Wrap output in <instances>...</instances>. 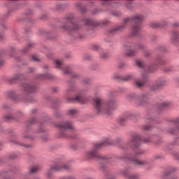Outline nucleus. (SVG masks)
I'll list each match as a JSON object with an SVG mask.
<instances>
[{
	"mask_svg": "<svg viewBox=\"0 0 179 179\" xmlns=\"http://www.w3.org/2000/svg\"><path fill=\"white\" fill-rule=\"evenodd\" d=\"M172 38H173V40H178V33H177V32L173 33Z\"/></svg>",
	"mask_w": 179,
	"mask_h": 179,
	"instance_id": "c9c22d12",
	"label": "nucleus"
},
{
	"mask_svg": "<svg viewBox=\"0 0 179 179\" xmlns=\"http://www.w3.org/2000/svg\"><path fill=\"white\" fill-rule=\"evenodd\" d=\"M20 79H23V75L15 74L11 79V82H15V80H19Z\"/></svg>",
	"mask_w": 179,
	"mask_h": 179,
	"instance_id": "4be33fe9",
	"label": "nucleus"
},
{
	"mask_svg": "<svg viewBox=\"0 0 179 179\" xmlns=\"http://www.w3.org/2000/svg\"><path fill=\"white\" fill-rule=\"evenodd\" d=\"M53 91H54V92H57V89L54 88V89H53Z\"/></svg>",
	"mask_w": 179,
	"mask_h": 179,
	"instance_id": "864d4df0",
	"label": "nucleus"
},
{
	"mask_svg": "<svg viewBox=\"0 0 179 179\" xmlns=\"http://www.w3.org/2000/svg\"><path fill=\"white\" fill-rule=\"evenodd\" d=\"M31 47H33V43H29L27 45V48L23 49V52H27L29 51V48H31Z\"/></svg>",
	"mask_w": 179,
	"mask_h": 179,
	"instance_id": "cd10ccee",
	"label": "nucleus"
},
{
	"mask_svg": "<svg viewBox=\"0 0 179 179\" xmlns=\"http://www.w3.org/2000/svg\"><path fill=\"white\" fill-rule=\"evenodd\" d=\"M166 79L161 78L157 80L155 87L152 88L153 90H156L157 89H159V87H162L166 85Z\"/></svg>",
	"mask_w": 179,
	"mask_h": 179,
	"instance_id": "2eb2a0df",
	"label": "nucleus"
},
{
	"mask_svg": "<svg viewBox=\"0 0 179 179\" xmlns=\"http://www.w3.org/2000/svg\"><path fill=\"white\" fill-rule=\"evenodd\" d=\"M168 22L167 20H162L159 22V27H164V26H167Z\"/></svg>",
	"mask_w": 179,
	"mask_h": 179,
	"instance_id": "a878e982",
	"label": "nucleus"
},
{
	"mask_svg": "<svg viewBox=\"0 0 179 179\" xmlns=\"http://www.w3.org/2000/svg\"><path fill=\"white\" fill-rule=\"evenodd\" d=\"M171 125H173V127H174L175 129H170V134H176L177 131H179V117L174 120L172 122Z\"/></svg>",
	"mask_w": 179,
	"mask_h": 179,
	"instance_id": "4468645a",
	"label": "nucleus"
},
{
	"mask_svg": "<svg viewBox=\"0 0 179 179\" xmlns=\"http://www.w3.org/2000/svg\"><path fill=\"white\" fill-rule=\"evenodd\" d=\"M99 49H100V47L99 46V45H94V50H95V51H97Z\"/></svg>",
	"mask_w": 179,
	"mask_h": 179,
	"instance_id": "79ce46f5",
	"label": "nucleus"
},
{
	"mask_svg": "<svg viewBox=\"0 0 179 179\" xmlns=\"http://www.w3.org/2000/svg\"><path fill=\"white\" fill-rule=\"evenodd\" d=\"M132 161L136 166H146V164H149L148 159L138 160L135 159V158H132Z\"/></svg>",
	"mask_w": 179,
	"mask_h": 179,
	"instance_id": "dca6fc26",
	"label": "nucleus"
},
{
	"mask_svg": "<svg viewBox=\"0 0 179 179\" xmlns=\"http://www.w3.org/2000/svg\"><path fill=\"white\" fill-rule=\"evenodd\" d=\"M76 114H78V110L76 109L69 110V115H76Z\"/></svg>",
	"mask_w": 179,
	"mask_h": 179,
	"instance_id": "bb28decb",
	"label": "nucleus"
},
{
	"mask_svg": "<svg viewBox=\"0 0 179 179\" xmlns=\"http://www.w3.org/2000/svg\"><path fill=\"white\" fill-rule=\"evenodd\" d=\"M136 64L139 68H145V64L141 60H136Z\"/></svg>",
	"mask_w": 179,
	"mask_h": 179,
	"instance_id": "393cba45",
	"label": "nucleus"
},
{
	"mask_svg": "<svg viewBox=\"0 0 179 179\" xmlns=\"http://www.w3.org/2000/svg\"><path fill=\"white\" fill-rule=\"evenodd\" d=\"M141 142H145V143H148L150 142V139L149 138L142 139V137L139 135H136L133 136L129 141L128 145L132 146V148H139Z\"/></svg>",
	"mask_w": 179,
	"mask_h": 179,
	"instance_id": "423d86ee",
	"label": "nucleus"
},
{
	"mask_svg": "<svg viewBox=\"0 0 179 179\" xmlns=\"http://www.w3.org/2000/svg\"><path fill=\"white\" fill-rule=\"evenodd\" d=\"M114 15H115V16H120L121 14H120V13H114Z\"/></svg>",
	"mask_w": 179,
	"mask_h": 179,
	"instance_id": "a18cd8bd",
	"label": "nucleus"
},
{
	"mask_svg": "<svg viewBox=\"0 0 179 179\" xmlns=\"http://www.w3.org/2000/svg\"><path fill=\"white\" fill-rule=\"evenodd\" d=\"M174 27H178L179 26V23L178 22H176L175 24H173Z\"/></svg>",
	"mask_w": 179,
	"mask_h": 179,
	"instance_id": "c03bdc74",
	"label": "nucleus"
},
{
	"mask_svg": "<svg viewBox=\"0 0 179 179\" xmlns=\"http://www.w3.org/2000/svg\"><path fill=\"white\" fill-rule=\"evenodd\" d=\"M3 65V60H0V66Z\"/></svg>",
	"mask_w": 179,
	"mask_h": 179,
	"instance_id": "49530a36",
	"label": "nucleus"
},
{
	"mask_svg": "<svg viewBox=\"0 0 179 179\" xmlns=\"http://www.w3.org/2000/svg\"><path fill=\"white\" fill-rule=\"evenodd\" d=\"M111 142H110L109 139H106L101 143H96L94 144L93 150H90L87 152L86 156L87 159H95L96 160H106L107 159L106 157H104L100 154H99V149L102 146H106V145H110Z\"/></svg>",
	"mask_w": 179,
	"mask_h": 179,
	"instance_id": "7ed1b4c3",
	"label": "nucleus"
},
{
	"mask_svg": "<svg viewBox=\"0 0 179 179\" xmlns=\"http://www.w3.org/2000/svg\"><path fill=\"white\" fill-rule=\"evenodd\" d=\"M126 5V8H127V9H131L132 8V1H127L125 3Z\"/></svg>",
	"mask_w": 179,
	"mask_h": 179,
	"instance_id": "c756f323",
	"label": "nucleus"
},
{
	"mask_svg": "<svg viewBox=\"0 0 179 179\" xmlns=\"http://www.w3.org/2000/svg\"><path fill=\"white\" fill-rule=\"evenodd\" d=\"M136 48V50H143V48H145V45L143 44H138Z\"/></svg>",
	"mask_w": 179,
	"mask_h": 179,
	"instance_id": "f704fd0d",
	"label": "nucleus"
},
{
	"mask_svg": "<svg viewBox=\"0 0 179 179\" xmlns=\"http://www.w3.org/2000/svg\"><path fill=\"white\" fill-rule=\"evenodd\" d=\"M0 178L1 179H8L9 178L8 177L7 173L5 171H0Z\"/></svg>",
	"mask_w": 179,
	"mask_h": 179,
	"instance_id": "b1692460",
	"label": "nucleus"
},
{
	"mask_svg": "<svg viewBox=\"0 0 179 179\" xmlns=\"http://www.w3.org/2000/svg\"><path fill=\"white\" fill-rule=\"evenodd\" d=\"M39 79H54V76L50 73L40 74Z\"/></svg>",
	"mask_w": 179,
	"mask_h": 179,
	"instance_id": "6ab92c4d",
	"label": "nucleus"
},
{
	"mask_svg": "<svg viewBox=\"0 0 179 179\" xmlns=\"http://www.w3.org/2000/svg\"><path fill=\"white\" fill-rule=\"evenodd\" d=\"M101 57L105 59V58L108 57V54L107 52H103L101 54Z\"/></svg>",
	"mask_w": 179,
	"mask_h": 179,
	"instance_id": "473e14b6",
	"label": "nucleus"
},
{
	"mask_svg": "<svg viewBox=\"0 0 179 179\" xmlns=\"http://www.w3.org/2000/svg\"><path fill=\"white\" fill-rule=\"evenodd\" d=\"M6 121H10L12 120L13 117L11 115H6L4 117Z\"/></svg>",
	"mask_w": 179,
	"mask_h": 179,
	"instance_id": "e433bc0d",
	"label": "nucleus"
},
{
	"mask_svg": "<svg viewBox=\"0 0 179 179\" xmlns=\"http://www.w3.org/2000/svg\"><path fill=\"white\" fill-rule=\"evenodd\" d=\"M132 47H134V43L131 42H129L124 45V48L126 50V52L124 53L126 57H134L136 55V51L130 49L132 48Z\"/></svg>",
	"mask_w": 179,
	"mask_h": 179,
	"instance_id": "1a4fd4ad",
	"label": "nucleus"
},
{
	"mask_svg": "<svg viewBox=\"0 0 179 179\" xmlns=\"http://www.w3.org/2000/svg\"><path fill=\"white\" fill-rule=\"evenodd\" d=\"M60 131L59 138H68V135H66V131H64V129H73V124L71 122H64L61 124L57 125Z\"/></svg>",
	"mask_w": 179,
	"mask_h": 179,
	"instance_id": "0eeeda50",
	"label": "nucleus"
},
{
	"mask_svg": "<svg viewBox=\"0 0 179 179\" xmlns=\"http://www.w3.org/2000/svg\"><path fill=\"white\" fill-rule=\"evenodd\" d=\"M115 78L116 79H120V76H115Z\"/></svg>",
	"mask_w": 179,
	"mask_h": 179,
	"instance_id": "09e8293b",
	"label": "nucleus"
},
{
	"mask_svg": "<svg viewBox=\"0 0 179 179\" xmlns=\"http://www.w3.org/2000/svg\"><path fill=\"white\" fill-rule=\"evenodd\" d=\"M143 150H138L135 152L134 157H136V156H139V155H143Z\"/></svg>",
	"mask_w": 179,
	"mask_h": 179,
	"instance_id": "72a5a7b5",
	"label": "nucleus"
},
{
	"mask_svg": "<svg viewBox=\"0 0 179 179\" xmlns=\"http://www.w3.org/2000/svg\"><path fill=\"white\" fill-rule=\"evenodd\" d=\"M163 106H164L166 107V106H169V103H163Z\"/></svg>",
	"mask_w": 179,
	"mask_h": 179,
	"instance_id": "de8ad7c7",
	"label": "nucleus"
},
{
	"mask_svg": "<svg viewBox=\"0 0 179 179\" xmlns=\"http://www.w3.org/2000/svg\"><path fill=\"white\" fill-rule=\"evenodd\" d=\"M79 8H80V10H81V12L83 13H85V12H86V8H83L82 6H80Z\"/></svg>",
	"mask_w": 179,
	"mask_h": 179,
	"instance_id": "a19ab883",
	"label": "nucleus"
},
{
	"mask_svg": "<svg viewBox=\"0 0 179 179\" xmlns=\"http://www.w3.org/2000/svg\"><path fill=\"white\" fill-rule=\"evenodd\" d=\"M45 68H48V66H45Z\"/></svg>",
	"mask_w": 179,
	"mask_h": 179,
	"instance_id": "052dcab7",
	"label": "nucleus"
},
{
	"mask_svg": "<svg viewBox=\"0 0 179 179\" xmlns=\"http://www.w3.org/2000/svg\"><path fill=\"white\" fill-rule=\"evenodd\" d=\"M38 171V166H34L30 169V173H34Z\"/></svg>",
	"mask_w": 179,
	"mask_h": 179,
	"instance_id": "7c9ffc66",
	"label": "nucleus"
},
{
	"mask_svg": "<svg viewBox=\"0 0 179 179\" xmlns=\"http://www.w3.org/2000/svg\"><path fill=\"white\" fill-rule=\"evenodd\" d=\"M58 9H61V6H59L58 7Z\"/></svg>",
	"mask_w": 179,
	"mask_h": 179,
	"instance_id": "13d9d810",
	"label": "nucleus"
},
{
	"mask_svg": "<svg viewBox=\"0 0 179 179\" xmlns=\"http://www.w3.org/2000/svg\"><path fill=\"white\" fill-rule=\"evenodd\" d=\"M6 96L10 99H12V100H14V101H19V100H17L19 96H16V92H15V91H8L6 93Z\"/></svg>",
	"mask_w": 179,
	"mask_h": 179,
	"instance_id": "a211bd4d",
	"label": "nucleus"
},
{
	"mask_svg": "<svg viewBox=\"0 0 179 179\" xmlns=\"http://www.w3.org/2000/svg\"><path fill=\"white\" fill-rule=\"evenodd\" d=\"M0 57H2V52H0Z\"/></svg>",
	"mask_w": 179,
	"mask_h": 179,
	"instance_id": "603ef678",
	"label": "nucleus"
},
{
	"mask_svg": "<svg viewBox=\"0 0 179 179\" xmlns=\"http://www.w3.org/2000/svg\"><path fill=\"white\" fill-rule=\"evenodd\" d=\"M149 100V95L148 94H143L138 96L137 99V103L139 104V106H143L146 101Z\"/></svg>",
	"mask_w": 179,
	"mask_h": 179,
	"instance_id": "ddd939ff",
	"label": "nucleus"
},
{
	"mask_svg": "<svg viewBox=\"0 0 179 179\" xmlns=\"http://www.w3.org/2000/svg\"><path fill=\"white\" fill-rule=\"evenodd\" d=\"M2 38H3V36H2V35L0 34V40H2Z\"/></svg>",
	"mask_w": 179,
	"mask_h": 179,
	"instance_id": "3c124183",
	"label": "nucleus"
},
{
	"mask_svg": "<svg viewBox=\"0 0 179 179\" xmlns=\"http://www.w3.org/2000/svg\"><path fill=\"white\" fill-rule=\"evenodd\" d=\"M130 79H132V74H127L123 78V80H125L126 82L130 80Z\"/></svg>",
	"mask_w": 179,
	"mask_h": 179,
	"instance_id": "c85d7f7f",
	"label": "nucleus"
},
{
	"mask_svg": "<svg viewBox=\"0 0 179 179\" xmlns=\"http://www.w3.org/2000/svg\"><path fill=\"white\" fill-rule=\"evenodd\" d=\"M73 92H76V87L75 85H72L66 91V100L68 103H71V101H78V103H81V104H85L87 103V99L83 97L84 91L80 92L75 98H69V96Z\"/></svg>",
	"mask_w": 179,
	"mask_h": 179,
	"instance_id": "20e7f679",
	"label": "nucleus"
},
{
	"mask_svg": "<svg viewBox=\"0 0 179 179\" xmlns=\"http://www.w3.org/2000/svg\"><path fill=\"white\" fill-rule=\"evenodd\" d=\"M124 176L127 179H139V177L137 175L130 174L128 173H124Z\"/></svg>",
	"mask_w": 179,
	"mask_h": 179,
	"instance_id": "412c9836",
	"label": "nucleus"
},
{
	"mask_svg": "<svg viewBox=\"0 0 179 179\" xmlns=\"http://www.w3.org/2000/svg\"><path fill=\"white\" fill-rule=\"evenodd\" d=\"M94 107L96 114L111 115L115 107V101H105L101 97H96L94 99Z\"/></svg>",
	"mask_w": 179,
	"mask_h": 179,
	"instance_id": "f03ea898",
	"label": "nucleus"
},
{
	"mask_svg": "<svg viewBox=\"0 0 179 179\" xmlns=\"http://www.w3.org/2000/svg\"><path fill=\"white\" fill-rule=\"evenodd\" d=\"M70 138H75V136H70Z\"/></svg>",
	"mask_w": 179,
	"mask_h": 179,
	"instance_id": "bf43d9fd",
	"label": "nucleus"
},
{
	"mask_svg": "<svg viewBox=\"0 0 179 179\" xmlns=\"http://www.w3.org/2000/svg\"><path fill=\"white\" fill-rule=\"evenodd\" d=\"M32 113H36V110H32Z\"/></svg>",
	"mask_w": 179,
	"mask_h": 179,
	"instance_id": "4d7b16f0",
	"label": "nucleus"
},
{
	"mask_svg": "<svg viewBox=\"0 0 179 179\" xmlns=\"http://www.w3.org/2000/svg\"><path fill=\"white\" fill-rule=\"evenodd\" d=\"M38 132H43V129H40Z\"/></svg>",
	"mask_w": 179,
	"mask_h": 179,
	"instance_id": "5fc2aeb1",
	"label": "nucleus"
},
{
	"mask_svg": "<svg viewBox=\"0 0 179 179\" xmlns=\"http://www.w3.org/2000/svg\"><path fill=\"white\" fill-rule=\"evenodd\" d=\"M22 90L24 94L27 95L29 93H33L36 90V87L29 83H24L21 85Z\"/></svg>",
	"mask_w": 179,
	"mask_h": 179,
	"instance_id": "9b49d317",
	"label": "nucleus"
},
{
	"mask_svg": "<svg viewBox=\"0 0 179 179\" xmlns=\"http://www.w3.org/2000/svg\"><path fill=\"white\" fill-rule=\"evenodd\" d=\"M146 76L143 75V80H136L134 82V86L136 87H142L145 85Z\"/></svg>",
	"mask_w": 179,
	"mask_h": 179,
	"instance_id": "f3484780",
	"label": "nucleus"
},
{
	"mask_svg": "<svg viewBox=\"0 0 179 179\" xmlns=\"http://www.w3.org/2000/svg\"><path fill=\"white\" fill-rule=\"evenodd\" d=\"M71 169V165L68 164H56L50 167L46 173V176L48 178L52 177L53 171H62L63 170H69Z\"/></svg>",
	"mask_w": 179,
	"mask_h": 179,
	"instance_id": "39448f33",
	"label": "nucleus"
},
{
	"mask_svg": "<svg viewBox=\"0 0 179 179\" xmlns=\"http://www.w3.org/2000/svg\"><path fill=\"white\" fill-rule=\"evenodd\" d=\"M173 171H176V169L175 168H168L164 175H163V177L164 178V177H167L169 176H170V174H171V173H173Z\"/></svg>",
	"mask_w": 179,
	"mask_h": 179,
	"instance_id": "aec40b11",
	"label": "nucleus"
},
{
	"mask_svg": "<svg viewBox=\"0 0 179 179\" xmlns=\"http://www.w3.org/2000/svg\"><path fill=\"white\" fill-rule=\"evenodd\" d=\"M30 72H33V69H31Z\"/></svg>",
	"mask_w": 179,
	"mask_h": 179,
	"instance_id": "6e6d98bb",
	"label": "nucleus"
},
{
	"mask_svg": "<svg viewBox=\"0 0 179 179\" xmlns=\"http://www.w3.org/2000/svg\"><path fill=\"white\" fill-rule=\"evenodd\" d=\"M110 22L107 20H104L101 22L89 19L85 20V24H88L90 26H99V24H108Z\"/></svg>",
	"mask_w": 179,
	"mask_h": 179,
	"instance_id": "f8f14e48",
	"label": "nucleus"
},
{
	"mask_svg": "<svg viewBox=\"0 0 179 179\" xmlns=\"http://www.w3.org/2000/svg\"><path fill=\"white\" fill-rule=\"evenodd\" d=\"M150 26L152 28V29H158L159 27H160V23L159 22H151L150 24Z\"/></svg>",
	"mask_w": 179,
	"mask_h": 179,
	"instance_id": "5701e85b",
	"label": "nucleus"
},
{
	"mask_svg": "<svg viewBox=\"0 0 179 179\" xmlns=\"http://www.w3.org/2000/svg\"><path fill=\"white\" fill-rule=\"evenodd\" d=\"M150 126H144L143 127V129L144 130V131H149V129H150Z\"/></svg>",
	"mask_w": 179,
	"mask_h": 179,
	"instance_id": "ea45409f",
	"label": "nucleus"
},
{
	"mask_svg": "<svg viewBox=\"0 0 179 179\" xmlns=\"http://www.w3.org/2000/svg\"><path fill=\"white\" fill-rule=\"evenodd\" d=\"M73 16L70 15L66 18V24L62 26L64 30L71 31V30H79L80 27L78 24H75L72 22Z\"/></svg>",
	"mask_w": 179,
	"mask_h": 179,
	"instance_id": "6e6552de",
	"label": "nucleus"
},
{
	"mask_svg": "<svg viewBox=\"0 0 179 179\" xmlns=\"http://www.w3.org/2000/svg\"><path fill=\"white\" fill-rule=\"evenodd\" d=\"M124 121H127V118H125V117H120L119 119V122H120V124H122V122H124Z\"/></svg>",
	"mask_w": 179,
	"mask_h": 179,
	"instance_id": "58836bf2",
	"label": "nucleus"
},
{
	"mask_svg": "<svg viewBox=\"0 0 179 179\" xmlns=\"http://www.w3.org/2000/svg\"><path fill=\"white\" fill-rule=\"evenodd\" d=\"M145 57H149L150 55V53L149 52H145Z\"/></svg>",
	"mask_w": 179,
	"mask_h": 179,
	"instance_id": "37998d69",
	"label": "nucleus"
},
{
	"mask_svg": "<svg viewBox=\"0 0 179 179\" xmlns=\"http://www.w3.org/2000/svg\"><path fill=\"white\" fill-rule=\"evenodd\" d=\"M83 83H86V84L90 83V78H84L83 79Z\"/></svg>",
	"mask_w": 179,
	"mask_h": 179,
	"instance_id": "4c0bfd02",
	"label": "nucleus"
},
{
	"mask_svg": "<svg viewBox=\"0 0 179 179\" xmlns=\"http://www.w3.org/2000/svg\"><path fill=\"white\" fill-rule=\"evenodd\" d=\"M55 64L56 65V68L57 69H62L63 72L68 75L71 72V67L69 66H65L62 61L61 60H55Z\"/></svg>",
	"mask_w": 179,
	"mask_h": 179,
	"instance_id": "9d476101",
	"label": "nucleus"
},
{
	"mask_svg": "<svg viewBox=\"0 0 179 179\" xmlns=\"http://www.w3.org/2000/svg\"><path fill=\"white\" fill-rule=\"evenodd\" d=\"M113 179H115V178H113Z\"/></svg>",
	"mask_w": 179,
	"mask_h": 179,
	"instance_id": "680f3d73",
	"label": "nucleus"
},
{
	"mask_svg": "<svg viewBox=\"0 0 179 179\" xmlns=\"http://www.w3.org/2000/svg\"><path fill=\"white\" fill-rule=\"evenodd\" d=\"M35 120H36L35 119H32V120L30 122L31 124H33V122H34Z\"/></svg>",
	"mask_w": 179,
	"mask_h": 179,
	"instance_id": "8fccbe9b",
	"label": "nucleus"
},
{
	"mask_svg": "<svg viewBox=\"0 0 179 179\" xmlns=\"http://www.w3.org/2000/svg\"><path fill=\"white\" fill-rule=\"evenodd\" d=\"M31 59H32V61H35L36 62H38V61H40V58H38V56L35 55L31 56Z\"/></svg>",
	"mask_w": 179,
	"mask_h": 179,
	"instance_id": "2f4dec72",
	"label": "nucleus"
},
{
	"mask_svg": "<svg viewBox=\"0 0 179 179\" xmlns=\"http://www.w3.org/2000/svg\"><path fill=\"white\" fill-rule=\"evenodd\" d=\"M143 19H145V17L141 14L134 15L131 17H126L123 20L122 24L113 28L112 30H110V33L114 34L117 33V31H122V30H124V29H125L127 27V23L132 20V22H134L136 24L132 27L131 34L133 36H136L139 31H141V22L142 20H143Z\"/></svg>",
	"mask_w": 179,
	"mask_h": 179,
	"instance_id": "f257e3e1",
	"label": "nucleus"
}]
</instances>
